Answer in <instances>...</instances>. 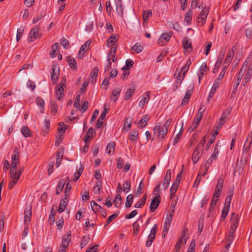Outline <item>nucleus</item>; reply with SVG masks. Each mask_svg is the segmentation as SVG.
Masks as SVG:
<instances>
[{"label": "nucleus", "instance_id": "59", "mask_svg": "<svg viewBox=\"0 0 252 252\" xmlns=\"http://www.w3.org/2000/svg\"><path fill=\"white\" fill-rule=\"evenodd\" d=\"M123 186H124L123 191L125 192L128 191L130 190V187H131L130 181L129 180H126L125 182V183L123 185Z\"/></svg>", "mask_w": 252, "mask_h": 252}, {"label": "nucleus", "instance_id": "12", "mask_svg": "<svg viewBox=\"0 0 252 252\" xmlns=\"http://www.w3.org/2000/svg\"><path fill=\"white\" fill-rule=\"evenodd\" d=\"M201 156V154H200V152L199 151L198 148L195 147V148L194 149L192 155V160L193 164H195L198 162Z\"/></svg>", "mask_w": 252, "mask_h": 252}, {"label": "nucleus", "instance_id": "38", "mask_svg": "<svg viewBox=\"0 0 252 252\" xmlns=\"http://www.w3.org/2000/svg\"><path fill=\"white\" fill-rule=\"evenodd\" d=\"M18 164L17 163H11L9 172L10 177H13L15 176Z\"/></svg>", "mask_w": 252, "mask_h": 252}, {"label": "nucleus", "instance_id": "7", "mask_svg": "<svg viewBox=\"0 0 252 252\" xmlns=\"http://www.w3.org/2000/svg\"><path fill=\"white\" fill-rule=\"evenodd\" d=\"M252 144V132L249 134L247 137V139L245 142V144L244 145L243 154L247 155L250 152Z\"/></svg>", "mask_w": 252, "mask_h": 252}, {"label": "nucleus", "instance_id": "14", "mask_svg": "<svg viewBox=\"0 0 252 252\" xmlns=\"http://www.w3.org/2000/svg\"><path fill=\"white\" fill-rule=\"evenodd\" d=\"M172 36V33L171 32L169 33H163L159 37L158 40V44H160V43H163L164 41L166 42H168L170 39L171 38Z\"/></svg>", "mask_w": 252, "mask_h": 252}, {"label": "nucleus", "instance_id": "22", "mask_svg": "<svg viewBox=\"0 0 252 252\" xmlns=\"http://www.w3.org/2000/svg\"><path fill=\"white\" fill-rule=\"evenodd\" d=\"M67 62L68 63L69 66L72 69L75 70L77 68V63L76 62L74 58L71 56H69L67 57Z\"/></svg>", "mask_w": 252, "mask_h": 252}, {"label": "nucleus", "instance_id": "42", "mask_svg": "<svg viewBox=\"0 0 252 252\" xmlns=\"http://www.w3.org/2000/svg\"><path fill=\"white\" fill-rule=\"evenodd\" d=\"M98 70H99L98 67L95 66L93 70L91 72L90 76L92 78L91 82H93L94 80H96V78L97 76Z\"/></svg>", "mask_w": 252, "mask_h": 252}, {"label": "nucleus", "instance_id": "60", "mask_svg": "<svg viewBox=\"0 0 252 252\" xmlns=\"http://www.w3.org/2000/svg\"><path fill=\"white\" fill-rule=\"evenodd\" d=\"M202 116L201 114H196L195 116L192 123L196 126H198L200 121L201 120Z\"/></svg>", "mask_w": 252, "mask_h": 252}, {"label": "nucleus", "instance_id": "41", "mask_svg": "<svg viewBox=\"0 0 252 252\" xmlns=\"http://www.w3.org/2000/svg\"><path fill=\"white\" fill-rule=\"evenodd\" d=\"M231 224H234V225L238 226L239 222V216L238 214H235V213L231 214Z\"/></svg>", "mask_w": 252, "mask_h": 252}, {"label": "nucleus", "instance_id": "43", "mask_svg": "<svg viewBox=\"0 0 252 252\" xmlns=\"http://www.w3.org/2000/svg\"><path fill=\"white\" fill-rule=\"evenodd\" d=\"M52 52L50 53V56L53 58L56 57V52L59 49V44L56 43L52 46Z\"/></svg>", "mask_w": 252, "mask_h": 252}, {"label": "nucleus", "instance_id": "18", "mask_svg": "<svg viewBox=\"0 0 252 252\" xmlns=\"http://www.w3.org/2000/svg\"><path fill=\"white\" fill-rule=\"evenodd\" d=\"M95 134L94 129L93 127H90L88 129V132L84 136V141L86 144H87L90 141V139L93 136V134Z\"/></svg>", "mask_w": 252, "mask_h": 252}, {"label": "nucleus", "instance_id": "55", "mask_svg": "<svg viewBox=\"0 0 252 252\" xmlns=\"http://www.w3.org/2000/svg\"><path fill=\"white\" fill-rule=\"evenodd\" d=\"M229 207H227L226 206H224L221 215V220H225L226 217L227 216L228 211H229Z\"/></svg>", "mask_w": 252, "mask_h": 252}, {"label": "nucleus", "instance_id": "52", "mask_svg": "<svg viewBox=\"0 0 252 252\" xmlns=\"http://www.w3.org/2000/svg\"><path fill=\"white\" fill-rule=\"evenodd\" d=\"M227 66H225L222 69V70L221 71V72L220 73V74H219V76L218 77V78L215 79V81L219 83H220L221 82V80L222 79V78H223L224 75H225V70L227 68Z\"/></svg>", "mask_w": 252, "mask_h": 252}, {"label": "nucleus", "instance_id": "3", "mask_svg": "<svg viewBox=\"0 0 252 252\" xmlns=\"http://www.w3.org/2000/svg\"><path fill=\"white\" fill-rule=\"evenodd\" d=\"M209 8L208 7L205 6L197 17V21L201 26H203L206 22V18L209 13Z\"/></svg>", "mask_w": 252, "mask_h": 252}, {"label": "nucleus", "instance_id": "57", "mask_svg": "<svg viewBox=\"0 0 252 252\" xmlns=\"http://www.w3.org/2000/svg\"><path fill=\"white\" fill-rule=\"evenodd\" d=\"M193 89V86H189L188 90L186 91V94L185 95V97L189 99L191 96V94Z\"/></svg>", "mask_w": 252, "mask_h": 252}, {"label": "nucleus", "instance_id": "46", "mask_svg": "<svg viewBox=\"0 0 252 252\" xmlns=\"http://www.w3.org/2000/svg\"><path fill=\"white\" fill-rule=\"evenodd\" d=\"M122 200V197L120 194H117L113 201L114 204L116 207H119L121 205V201Z\"/></svg>", "mask_w": 252, "mask_h": 252}, {"label": "nucleus", "instance_id": "48", "mask_svg": "<svg viewBox=\"0 0 252 252\" xmlns=\"http://www.w3.org/2000/svg\"><path fill=\"white\" fill-rule=\"evenodd\" d=\"M102 182L101 181L96 182L95 186L94 188V191L95 194L100 193V188L101 187Z\"/></svg>", "mask_w": 252, "mask_h": 252}, {"label": "nucleus", "instance_id": "17", "mask_svg": "<svg viewBox=\"0 0 252 252\" xmlns=\"http://www.w3.org/2000/svg\"><path fill=\"white\" fill-rule=\"evenodd\" d=\"M177 71L178 69H177L174 75V76L177 79L176 82L173 88L174 91H176L178 88V85H180L181 84L182 81L183 80L185 77L184 76H182V74H180L179 73H178L177 76H176L177 74Z\"/></svg>", "mask_w": 252, "mask_h": 252}, {"label": "nucleus", "instance_id": "8", "mask_svg": "<svg viewBox=\"0 0 252 252\" xmlns=\"http://www.w3.org/2000/svg\"><path fill=\"white\" fill-rule=\"evenodd\" d=\"M230 114V112L228 110H226L223 112L221 117L219 120L218 124H217L216 125V127L217 129H219L222 126L226 123V120L228 118V117L229 116Z\"/></svg>", "mask_w": 252, "mask_h": 252}, {"label": "nucleus", "instance_id": "26", "mask_svg": "<svg viewBox=\"0 0 252 252\" xmlns=\"http://www.w3.org/2000/svg\"><path fill=\"white\" fill-rule=\"evenodd\" d=\"M191 64L190 60H189L185 64V65L181 68V70L179 71V73L180 74H182V72H183V75L185 77V74L188 72L189 66Z\"/></svg>", "mask_w": 252, "mask_h": 252}, {"label": "nucleus", "instance_id": "56", "mask_svg": "<svg viewBox=\"0 0 252 252\" xmlns=\"http://www.w3.org/2000/svg\"><path fill=\"white\" fill-rule=\"evenodd\" d=\"M118 215L119 214H115L109 216L106 221L104 227H106L107 225H108L111 222H112L114 219H115L117 217Z\"/></svg>", "mask_w": 252, "mask_h": 252}, {"label": "nucleus", "instance_id": "63", "mask_svg": "<svg viewBox=\"0 0 252 252\" xmlns=\"http://www.w3.org/2000/svg\"><path fill=\"white\" fill-rule=\"evenodd\" d=\"M202 116L201 114H196L195 116L192 123L196 126H198L200 121L201 120Z\"/></svg>", "mask_w": 252, "mask_h": 252}, {"label": "nucleus", "instance_id": "44", "mask_svg": "<svg viewBox=\"0 0 252 252\" xmlns=\"http://www.w3.org/2000/svg\"><path fill=\"white\" fill-rule=\"evenodd\" d=\"M183 46L184 49H190V51L192 50L191 43L189 40L187 39V38H184L183 41Z\"/></svg>", "mask_w": 252, "mask_h": 252}, {"label": "nucleus", "instance_id": "29", "mask_svg": "<svg viewBox=\"0 0 252 252\" xmlns=\"http://www.w3.org/2000/svg\"><path fill=\"white\" fill-rule=\"evenodd\" d=\"M118 37L114 34L112 35L108 39L107 45L108 47L113 45H116L115 43L118 40Z\"/></svg>", "mask_w": 252, "mask_h": 252}, {"label": "nucleus", "instance_id": "40", "mask_svg": "<svg viewBox=\"0 0 252 252\" xmlns=\"http://www.w3.org/2000/svg\"><path fill=\"white\" fill-rule=\"evenodd\" d=\"M133 200V196L132 194H129L126 198V202L125 206L126 208H129L131 206Z\"/></svg>", "mask_w": 252, "mask_h": 252}, {"label": "nucleus", "instance_id": "28", "mask_svg": "<svg viewBox=\"0 0 252 252\" xmlns=\"http://www.w3.org/2000/svg\"><path fill=\"white\" fill-rule=\"evenodd\" d=\"M92 210L94 213H96L97 212L100 211L102 208V207L97 204L94 201H92L90 203Z\"/></svg>", "mask_w": 252, "mask_h": 252}, {"label": "nucleus", "instance_id": "54", "mask_svg": "<svg viewBox=\"0 0 252 252\" xmlns=\"http://www.w3.org/2000/svg\"><path fill=\"white\" fill-rule=\"evenodd\" d=\"M24 31V28L23 26H21L17 30L16 35V39L17 41H18L22 36Z\"/></svg>", "mask_w": 252, "mask_h": 252}, {"label": "nucleus", "instance_id": "6", "mask_svg": "<svg viewBox=\"0 0 252 252\" xmlns=\"http://www.w3.org/2000/svg\"><path fill=\"white\" fill-rule=\"evenodd\" d=\"M51 80L53 84L56 83L60 74V68L58 65L53 64L52 65Z\"/></svg>", "mask_w": 252, "mask_h": 252}, {"label": "nucleus", "instance_id": "31", "mask_svg": "<svg viewBox=\"0 0 252 252\" xmlns=\"http://www.w3.org/2000/svg\"><path fill=\"white\" fill-rule=\"evenodd\" d=\"M147 199V195H144L135 204V207L136 208H141L146 203Z\"/></svg>", "mask_w": 252, "mask_h": 252}, {"label": "nucleus", "instance_id": "50", "mask_svg": "<svg viewBox=\"0 0 252 252\" xmlns=\"http://www.w3.org/2000/svg\"><path fill=\"white\" fill-rule=\"evenodd\" d=\"M131 49L135 51L136 53H139L142 51L143 46L139 43H136L131 48Z\"/></svg>", "mask_w": 252, "mask_h": 252}, {"label": "nucleus", "instance_id": "19", "mask_svg": "<svg viewBox=\"0 0 252 252\" xmlns=\"http://www.w3.org/2000/svg\"><path fill=\"white\" fill-rule=\"evenodd\" d=\"M139 132L137 130H133L130 132L129 138L132 143H136L138 139Z\"/></svg>", "mask_w": 252, "mask_h": 252}, {"label": "nucleus", "instance_id": "10", "mask_svg": "<svg viewBox=\"0 0 252 252\" xmlns=\"http://www.w3.org/2000/svg\"><path fill=\"white\" fill-rule=\"evenodd\" d=\"M171 178V171L170 169L167 170L165 176L162 186L164 189H166L169 186Z\"/></svg>", "mask_w": 252, "mask_h": 252}, {"label": "nucleus", "instance_id": "47", "mask_svg": "<svg viewBox=\"0 0 252 252\" xmlns=\"http://www.w3.org/2000/svg\"><path fill=\"white\" fill-rule=\"evenodd\" d=\"M219 198V197H214V196H213V198L211 201L210 206L209 209L210 213L214 210L215 206H216Z\"/></svg>", "mask_w": 252, "mask_h": 252}, {"label": "nucleus", "instance_id": "13", "mask_svg": "<svg viewBox=\"0 0 252 252\" xmlns=\"http://www.w3.org/2000/svg\"><path fill=\"white\" fill-rule=\"evenodd\" d=\"M71 233L70 231H69L65 237H64L62 239V246L63 248H66L68 247L69 242L70 241V237Z\"/></svg>", "mask_w": 252, "mask_h": 252}, {"label": "nucleus", "instance_id": "4", "mask_svg": "<svg viewBox=\"0 0 252 252\" xmlns=\"http://www.w3.org/2000/svg\"><path fill=\"white\" fill-rule=\"evenodd\" d=\"M157 232V225L155 224L152 228L150 233L148 237V239L146 242V246L150 247L152 245L155 238L156 234Z\"/></svg>", "mask_w": 252, "mask_h": 252}, {"label": "nucleus", "instance_id": "11", "mask_svg": "<svg viewBox=\"0 0 252 252\" xmlns=\"http://www.w3.org/2000/svg\"><path fill=\"white\" fill-rule=\"evenodd\" d=\"M208 70V68L207 66L206 63H203L200 67V69L198 73V76L199 79V83H200L201 79L202 76L206 73H207Z\"/></svg>", "mask_w": 252, "mask_h": 252}, {"label": "nucleus", "instance_id": "61", "mask_svg": "<svg viewBox=\"0 0 252 252\" xmlns=\"http://www.w3.org/2000/svg\"><path fill=\"white\" fill-rule=\"evenodd\" d=\"M202 116L201 114H196L195 116L192 123L196 126H198L200 121L201 120Z\"/></svg>", "mask_w": 252, "mask_h": 252}, {"label": "nucleus", "instance_id": "15", "mask_svg": "<svg viewBox=\"0 0 252 252\" xmlns=\"http://www.w3.org/2000/svg\"><path fill=\"white\" fill-rule=\"evenodd\" d=\"M220 84V83L214 81V84L207 98V101H209L210 99L214 96L217 89L219 87Z\"/></svg>", "mask_w": 252, "mask_h": 252}, {"label": "nucleus", "instance_id": "53", "mask_svg": "<svg viewBox=\"0 0 252 252\" xmlns=\"http://www.w3.org/2000/svg\"><path fill=\"white\" fill-rule=\"evenodd\" d=\"M134 92V89H127L126 92V93L125 96V99L126 100L129 99L131 97V96H132V95L133 94Z\"/></svg>", "mask_w": 252, "mask_h": 252}, {"label": "nucleus", "instance_id": "51", "mask_svg": "<svg viewBox=\"0 0 252 252\" xmlns=\"http://www.w3.org/2000/svg\"><path fill=\"white\" fill-rule=\"evenodd\" d=\"M148 120H149V116L147 115H144L139 121V124L141 125V127H145L146 126V124L147 123Z\"/></svg>", "mask_w": 252, "mask_h": 252}, {"label": "nucleus", "instance_id": "1", "mask_svg": "<svg viewBox=\"0 0 252 252\" xmlns=\"http://www.w3.org/2000/svg\"><path fill=\"white\" fill-rule=\"evenodd\" d=\"M154 134L157 135L158 138L163 139L167 134L168 128L162 125L160 123H157L154 127Z\"/></svg>", "mask_w": 252, "mask_h": 252}, {"label": "nucleus", "instance_id": "58", "mask_svg": "<svg viewBox=\"0 0 252 252\" xmlns=\"http://www.w3.org/2000/svg\"><path fill=\"white\" fill-rule=\"evenodd\" d=\"M90 241V238L89 236H83L82 239L81 243L80 244V246L81 248H83L84 247H85L87 244L89 243Z\"/></svg>", "mask_w": 252, "mask_h": 252}, {"label": "nucleus", "instance_id": "5", "mask_svg": "<svg viewBox=\"0 0 252 252\" xmlns=\"http://www.w3.org/2000/svg\"><path fill=\"white\" fill-rule=\"evenodd\" d=\"M224 183V179L222 175L220 176L218 180V183L216 186L215 190L214 193V197H220L221 194V190L222 188V185Z\"/></svg>", "mask_w": 252, "mask_h": 252}, {"label": "nucleus", "instance_id": "37", "mask_svg": "<svg viewBox=\"0 0 252 252\" xmlns=\"http://www.w3.org/2000/svg\"><path fill=\"white\" fill-rule=\"evenodd\" d=\"M244 75H242L241 74L238 73L236 75L237 77V80L234 83V87H233V92L235 93V92L237 90L238 87L240 84V81L242 80L243 76Z\"/></svg>", "mask_w": 252, "mask_h": 252}, {"label": "nucleus", "instance_id": "16", "mask_svg": "<svg viewBox=\"0 0 252 252\" xmlns=\"http://www.w3.org/2000/svg\"><path fill=\"white\" fill-rule=\"evenodd\" d=\"M32 216V207L29 206L25 208L24 211V221L26 223L29 222Z\"/></svg>", "mask_w": 252, "mask_h": 252}, {"label": "nucleus", "instance_id": "21", "mask_svg": "<svg viewBox=\"0 0 252 252\" xmlns=\"http://www.w3.org/2000/svg\"><path fill=\"white\" fill-rule=\"evenodd\" d=\"M149 92H147L143 94L142 98L141 99L139 105V106L143 107L146 103H147L150 99Z\"/></svg>", "mask_w": 252, "mask_h": 252}, {"label": "nucleus", "instance_id": "34", "mask_svg": "<svg viewBox=\"0 0 252 252\" xmlns=\"http://www.w3.org/2000/svg\"><path fill=\"white\" fill-rule=\"evenodd\" d=\"M115 143L114 142H112L111 143H109L106 147V153L111 155L112 153H113L115 150Z\"/></svg>", "mask_w": 252, "mask_h": 252}, {"label": "nucleus", "instance_id": "64", "mask_svg": "<svg viewBox=\"0 0 252 252\" xmlns=\"http://www.w3.org/2000/svg\"><path fill=\"white\" fill-rule=\"evenodd\" d=\"M252 76V68L251 67H248V70L246 73V74L245 75L244 78L250 80Z\"/></svg>", "mask_w": 252, "mask_h": 252}, {"label": "nucleus", "instance_id": "27", "mask_svg": "<svg viewBox=\"0 0 252 252\" xmlns=\"http://www.w3.org/2000/svg\"><path fill=\"white\" fill-rule=\"evenodd\" d=\"M37 105L40 107V111L41 113H44V101L40 96H38L36 99Z\"/></svg>", "mask_w": 252, "mask_h": 252}, {"label": "nucleus", "instance_id": "36", "mask_svg": "<svg viewBox=\"0 0 252 252\" xmlns=\"http://www.w3.org/2000/svg\"><path fill=\"white\" fill-rule=\"evenodd\" d=\"M21 133L25 137H31L32 134L31 133L29 128L27 126H23L21 129Z\"/></svg>", "mask_w": 252, "mask_h": 252}, {"label": "nucleus", "instance_id": "9", "mask_svg": "<svg viewBox=\"0 0 252 252\" xmlns=\"http://www.w3.org/2000/svg\"><path fill=\"white\" fill-rule=\"evenodd\" d=\"M160 202V196L158 195L152 200L150 204V211L152 212H154L158 207Z\"/></svg>", "mask_w": 252, "mask_h": 252}, {"label": "nucleus", "instance_id": "32", "mask_svg": "<svg viewBox=\"0 0 252 252\" xmlns=\"http://www.w3.org/2000/svg\"><path fill=\"white\" fill-rule=\"evenodd\" d=\"M234 54V51L233 50H230L228 53L226 58L225 60L224 63H226L227 65L226 66H228L229 63H231Z\"/></svg>", "mask_w": 252, "mask_h": 252}, {"label": "nucleus", "instance_id": "30", "mask_svg": "<svg viewBox=\"0 0 252 252\" xmlns=\"http://www.w3.org/2000/svg\"><path fill=\"white\" fill-rule=\"evenodd\" d=\"M121 91V90L119 88H116L113 91L111 95V99L113 100L114 102H115L118 98Z\"/></svg>", "mask_w": 252, "mask_h": 252}, {"label": "nucleus", "instance_id": "49", "mask_svg": "<svg viewBox=\"0 0 252 252\" xmlns=\"http://www.w3.org/2000/svg\"><path fill=\"white\" fill-rule=\"evenodd\" d=\"M92 43V41L88 40L81 46L80 50L83 53H85L89 49V46Z\"/></svg>", "mask_w": 252, "mask_h": 252}, {"label": "nucleus", "instance_id": "33", "mask_svg": "<svg viewBox=\"0 0 252 252\" xmlns=\"http://www.w3.org/2000/svg\"><path fill=\"white\" fill-rule=\"evenodd\" d=\"M66 179L67 180V183H65L66 187H65V190H64L65 199H67V197H68V196L69 195L70 189H71V185H69V178L66 177Z\"/></svg>", "mask_w": 252, "mask_h": 252}, {"label": "nucleus", "instance_id": "45", "mask_svg": "<svg viewBox=\"0 0 252 252\" xmlns=\"http://www.w3.org/2000/svg\"><path fill=\"white\" fill-rule=\"evenodd\" d=\"M10 178L12 179V180L9 182L8 186V188L9 189H12L14 187L19 180V177H15V176L13 177Z\"/></svg>", "mask_w": 252, "mask_h": 252}, {"label": "nucleus", "instance_id": "39", "mask_svg": "<svg viewBox=\"0 0 252 252\" xmlns=\"http://www.w3.org/2000/svg\"><path fill=\"white\" fill-rule=\"evenodd\" d=\"M249 61H250V58L248 57L246 59L245 62L243 63V64L239 71V73L241 74L242 75L244 74V72L246 71V70L247 69V66L248 65Z\"/></svg>", "mask_w": 252, "mask_h": 252}, {"label": "nucleus", "instance_id": "20", "mask_svg": "<svg viewBox=\"0 0 252 252\" xmlns=\"http://www.w3.org/2000/svg\"><path fill=\"white\" fill-rule=\"evenodd\" d=\"M64 89L63 86L58 85L56 87V94L58 100H60L63 94Z\"/></svg>", "mask_w": 252, "mask_h": 252}, {"label": "nucleus", "instance_id": "2", "mask_svg": "<svg viewBox=\"0 0 252 252\" xmlns=\"http://www.w3.org/2000/svg\"><path fill=\"white\" fill-rule=\"evenodd\" d=\"M39 28L40 27L39 25H36L31 29L28 37L29 42H33L36 38L40 37Z\"/></svg>", "mask_w": 252, "mask_h": 252}, {"label": "nucleus", "instance_id": "35", "mask_svg": "<svg viewBox=\"0 0 252 252\" xmlns=\"http://www.w3.org/2000/svg\"><path fill=\"white\" fill-rule=\"evenodd\" d=\"M66 200L67 199H65V198L61 200L58 209V212L59 213H62L64 210L67 203Z\"/></svg>", "mask_w": 252, "mask_h": 252}, {"label": "nucleus", "instance_id": "23", "mask_svg": "<svg viewBox=\"0 0 252 252\" xmlns=\"http://www.w3.org/2000/svg\"><path fill=\"white\" fill-rule=\"evenodd\" d=\"M14 154L11 157V163H19V149L17 147H15L14 150Z\"/></svg>", "mask_w": 252, "mask_h": 252}, {"label": "nucleus", "instance_id": "62", "mask_svg": "<svg viewBox=\"0 0 252 252\" xmlns=\"http://www.w3.org/2000/svg\"><path fill=\"white\" fill-rule=\"evenodd\" d=\"M202 116L201 114H196L195 116L192 123L196 126H198L200 121L201 120Z\"/></svg>", "mask_w": 252, "mask_h": 252}, {"label": "nucleus", "instance_id": "24", "mask_svg": "<svg viewBox=\"0 0 252 252\" xmlns=\"http://www.w3.org/2000/svg\"><path fill=\"white\" fill-rule=\"evenodd\" d=\"M66 180L61 179L60 180L56 190V194H59L62 191L65 185Z\"/></svg>", "mask_w": 252, "mask_h": 252}, {"label": "nucleus", "instance_id": "25", "mask_svg": "<svg viewBox=\"0 0 252 252\" xmlns=\"http://www.w3.org/2000/svg\"><path fill=\"white\" fill-rule=\"evenodd\" d=\"M192 11L191 9H189L185 15L184 21L187 22L188 25H190L191 23Z\"/></svg>", "mask_w": 252, "mask_h": 252}]
</instances>
